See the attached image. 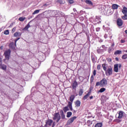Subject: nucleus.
<instances>
[{
	"label": "nucleus",
	"instance_id": "nucleus-1",
	"mask_svg": "<svg viewBox=\"0 0 127 127\" xmlns=\"http://www.w3.org/2000/svg\"><path fill=\"white\" fill-rule=\"evenodd\" d=\"M108 85V80L106 78H103L100 82L98 81L96 83L97 87L100 86V87H106Z\"/></svg>",
	"mask_w": 127,
	"mask_h": 127
},
{
	"label": "nucleus",
	"instance_id": "nucleus-2",
	"mask_svg": "<svg viewBox=\"0 0 127 127\" xmlns=\"http://www.w3.org/2000/svg\"><path fill=\"white\" fill-rule=\"evenodd\" d=\"M75 99V95H71L69 98V101L68 102V107L71 111H73V108L72 107V103Z\"/></svg>",
	"mask_w": 127,
	"mask_h": 127
},
{
	"label": "nucleus",
	"instance_id": "nucleus-3",
	"mask_svg": "<svg viewBox=\"0 0 127 127\" xmlns=\"http://www.w3.org/2000/svg\"><path fill=\"white\" fill-rule=\"evenodd\" d=\"M53 116V121H56V123H59V121L61 120V116H60V114H59V112L55 113Z\"/></svg>",
	"mask_w": 127,
	"mask_h": 127
},
{
	"label": "nucleus",
	"instance_id": "nucleus-4",
	"mask_svg": "<svg viewBox=\"0 0 127 127\" xmlns=\"http://www.w3.org/2000/svg\"><path fill=\"white\" fill-rule=\"evenodd\" d=\"M10 53H11V51H10V49L6 50L4 52V56L5 57V59L6 60H9V57H10Z\"/></svg>",
	"mask_w": 127,
	"mask_h": 127
},
{
	"label": "nucleus",
	"instance_id": "nucleus-5",
	"mask_svg": "<svg viewBox=\"0 0 127 127\" xmlns=\"http://www.w3.org/2000/svg\"><path fill=\"white\" fill-rule=\"evenodd\" d=\"M105 72L106 76H111V75H113V68L112 66H108Z\"/></svg>",
	"mask_w": 127,
	"mask_h": 127
},
{
	"label": "nucleus",
	"instance_id": "nucleus-6",
	"mask_svg": "<svg viewBox=\"0 0 127 127\" xmlns=\"http://www.w3.org/2000/svg\"><path fill=\"white\" fill-rule=\"evenodd\" d=\"M117 24L118 27H121V26H123V25L124 24V21H123L122 19L118 18L117 20Z\"/></svg>",
	"mask_w": 127,
	"mask_h": 127
},
{
	"label": "nucleus",
	"instance_id": "nucleus-7",
	"mask_svg": "<svg viewBox=\"0 0 127 127\" xmlns=\"http://www.w3.org/2000/svg\"><path fill=\"white\" fill-rule=\"evenodd\" d=\"M19 39H20L19 38L15 40V44H14L13 43H11L10 44V47H11L12 49H15V47H16V42L18 40H19Z\"/></svg>",
	"mask_w": 127,
	"mask_h": 127
},
{
	"label": "nucleus",
	"instance_id": "nucleus-8",
	"mask_svg": "<svg viewBox=\"0 0 127 127\" xmlns=\"http://www.w3.org/2000/svg\"><path fill=\"white\" fill-rule=\"evenodd\" d=\"M77 119V117L74 116L73 117H71V118H70L67 122V125H69L70 124H72V123H73V122H74V120H76Z\"/></svg>",
	"mask_w": 127,
	"mask_h": 127
},
{
	"label": "nucleus",
	"instance_id": "nucleus-9",
	"mask_svg": "<svg viewBox=\"0 0 127 127\" xmlns=\"http://www.w3.org/2000/svg\"><path fill=\"white\" fill-rule=\"evenodd\" d=\"M60 113L61 114V119H62V120H64L65 116V114H64L63 110H61Z\"/></svg>",
	"mask_w": 127,
	"mask_h": 127
},
{
	"label": "nucleus",
	"instance_id": "nucleus-10",
	"mask_svg": "<svg viewBox=\"0 0 127 127\" xmlns=\"http://www.w3.org/2000/svg\"><path fill=\"white\" fill-rule=\"evenodd\" d=\"M102 67L104 70V71H106L107 70V69H108V64H107L106 63H105L103 64H102Z\"/></svg>",
	"mask_w": 127,
	"mask_h": 127
},
{
	"label": "nucleus",
	"instance_id": "nucleus-11",
	"mask_svg": "<svg viewBox=\"0 0 127 127\" xmlns=\"http://www.w3.org/2000/svg\"><path fill=\"white\" fill-rule=\"evenodd\" d=\"M77 86H78V82L76 80H74L72 85V89H76Z\"/></svg>",
	"mask_w": 127,
	"mask_h": 127
},
{
	"label": "nucleus",
	"instance_id": "nucleus-12",
	"mask_svg": "<svg viewBox=\"0 0 127 127\" xmlns=\"http://www.w3.org/2000/svg\"><path fill=\"white\" fill-rule=\"evenodd\" d=\"M123 117H124V112L120 111L119 113V116L118 117V119H123Z\"/></svg>",
	"mask_w": 127,
	"mask_h": 127
},
{
	"label": "nucleus",
	"instance_id": "nucleus-13",
	"mask_svg": "<svg viewBox=\"0 0 127 127\" xmlns=\"http://www.w3.org/2000/svg\"><path fill=\"white\" fill-rule=\"evenodd\" d=\"M114 72H116V73H118L119 72V64H115L114 65Z\"/></svg>",
	"mask_w": 127,
	"mask_h": 127
},
{
	"label": "nucleus",
	"instance_id": "nucleus-14",
	"mask_svg": "<svg viewBox=\"0 0 127 127\" xmlns=\"http://www.w3.org/2000/svg\"><path fill=\"white\" fill-rule=\"evenodd\" d=\"M91 93H92V92L91 91V90H90L87 94H86L84 97H83V100H86V99H88V97H90V95H91Z\"/></svg>",
	"mask_w": 127,
	"mask_h": 127
},
{
	"label": "nucleus",
	"instance_id": "nucleus-15",
	"mask_svg": "<svg viewBox=\"0 0 127 127\" xmlns=\"http://www.w3.org/2000/svg\"><path fill=\"white\" fill-rule=\"evenodd\" d=\"M122 12L123 14H127V8L126 6L123 7V9H122Z\"/></svg>",
	"mask_w": 127,
	"mask_h": 127
},
{
	"label": "nucleus",
	"instance_id": "nucleus-16",
	"mask_svg": "<svg viewBox=\"0 0 127 127\" xmlns=\"http://www.w3.org/2000/svg\"><path fill=\"white\" fill-rule=\"evenodd\" d=\"M0 69H2V70L5 71V70H6V65L2 64L0 65Z\"/></svg>",
	"mask_w": 127,
	"mask_h": 127
},
{
	"label": "nucleus",
	"instance_id": "nucleus-17",
	"mask_svg": "<svg viewBox=\"0 0 127 127\" xmlns=\"http://www.w3.org/2000/svg\"><path fill=\"white\" fill-rule=\"evenodd\" d=\"M85 2L87 3V4H89V5H91L93 6V2L90 0H86Z\"/></svg>",
	"mask_w": 127,
	"mask_h": 127
},
{
	"label": "nucleus",
	"instance_id": "nucleus-18",
	"mask_svg": "<svg viewBox=\"0 0 127 127\" xmlns=\"http://www.w3.org/2000/svg\"><path fill=\"white\" fill-rule=\"evenodd\" d=\"M122 54V51L121 50H117L114 52V55H120Z\"/></svg>",
	"mask_w": 127,
	"mask_h": 127
},
{
	"label": "nucleus",
	"instance_id": "nucleus-19",
	"mask_svg": "<svg viewBox=\"0 0 127 127\" xmlns=\"http://www.w3.org/2000/svg\"><path fill=\"white\" fill-rule=\"evenodd\" d=\"M75 106L76 107H79L80 106H81V102L80 100H77L75 102Z\"/></svg>",
	"mask_w": 127,
	"mask_h": 127
},
{
	"label": "nucleus",
	"instance_id": "nucleus-20",
	"mask_svg": "<svg viewBox=\"0 0 127 127\" xmlns=\"http://www.w3.org/2000/svg\"><path fill=\"white\" fill-rule=\"evenodd\" d=\"M118 7H119V5L117 4H113L112 5L113 9H118Z\"/></svg>",
	"mask_w": 127,
	"mask_h": 127
},
{
	"label": "nucleus",
	"instance_id": "nucleus-21",
	"mask_svg": "<svg viewBox=\"0 0 127 127\" xmlns=\"http://www.w3.org/2000/svg\"><path fill=\"white\" fill-rule=\"evenodd\" d=\"M69 106H68V105L67 106L64 107L63 108V111L64 112V113H66L67 112V111H69Z\"/></svg>",
	"mask_w": 127,
	"mask_h": 127
},
{
	"label": "nucleus",
	"instance_id": "nucleus-22",
	"mask_svg": "<svg viewBox=\"0 0 127 127\" xmlns=\"http://www.w3.org/2000/svg\"><path fill=\"white\" fill-rule=\"evenodd\" d=\"M21 34L18 32H16L14 34V36H15V37H17V36H21Z\"/></svg>",
	"mask_w": 127,
	"mask_h": 127
},
{
	"label": "nucleus",
	"instance_id": "nucleus-23",
	"mask_svg": "<svg viewBox=\"0 0 127 127\" xmlns=\"http://www.w3.org/2000/svg\"><path fill=\"white\" fill-rule=\"evenodd\" d=\"M72 116V113L71 112H68L66 113V118H70Z\"/></svg>",
	"mask_w": 127,
	"mask_h": 127
},
{
	"label": "nucleus",
	"instance_id": "nucleus-24",
	"mask_svg": "<svg viewBox=\"0 0 127 127\" xmlns=\"http://www.w3.org/2000/svg\"><path fill=\"white\" fill-rule=\"evenodd\" d=\"M83 93H84V90L82 89H80L79 91V96H82V95H83Z\"/></svg>",
	"mask_w": 127,
	"mask_h": 127
},
{
	"label": "nucleus",
	"instance_id": "nucleus-25",
	"mask_svg": "<svg viewBox=\"0 0 127 127\" xmlns=\"http://www.w3.org/2000/svg\"><path fill=\"white\" fill-rule=\"evenodd\" d=\"M18 19L19 21H24L25 20V17H20Z\"/></svg>",
	"mask_w": 127,
	"mask_h": 127
},
{
	"label": "nucleus",
	"instance_id": "nucleus-26",
	"mask_svg": "<svg viewBox=\"0 0 127 127\" xmlns=\"http://www.w3.org/2000/svg\"><path fill=\"white\" fill-rule=\"evenodd\" d=\"M29 27H30V25L29 24V23L24 27V29H25V30H27L28 29V28H29Z\"/></svg>",
	"mask_w": 127,
	"mask_h": 127
},
{
	"label": "nucleus",
	"instance_id": "nucleus-27",
	"mask_svg": "<svg viewBox=\"0 0 127 127\" xmlns=\"http://www.w3.org/2000/svg\"><path fill=\"white\" fill-rule=\"evenodd\" d=\"M105 91H106V88H101L99 90V93H104V92H105Z\"/></svg>",
	"mask_w": 127,
	"mask_h": 127
},
{
	"label": "nucleus",
	"instance_id": "nucleus-28",
	"mask_svg": "<svg viewBox=\"0 0 127 127\" xmlns=\"http://www.w3.org/2000/svg\"><path fill=\"white\" fill-rule=\"evenodd\" d=\"M39 11L40 10H35L32 13L33 15L37 14V13H39Z\"/></svg>",
	"mask_w": 127,
	"mask_h": 127
},
{
	"label": "nucleus",
	"instance_id": "nucleus-29",
	"mask_svg": "<svg viewBox=\"0 0 127 127\" xmlns=\"http://www.w3.org/2000/svg\"><path fill=\"white\" fill-rule=\"evenodd\" d=\"M114 122L119 124V123H121V122H122V120H121L120 119H115V120H114Z\"/></svg>",
	"mask_w": 127,
	"mask_h": 127
},
{
	"label": "nucleus",
	"instance_id": "nucleus-30",
	"mask_svg": "<svg viewBox=\"0 0 127 127\" xmlns=\"http://www.w3.org/2000/svg\"><path fill=\"white\" fill-rule=\"evenodd\" d=\"M122 19H124V20H126L127 19V14H124V16L122 17Z\"/></svg>",
	"mask_w": 127,
	"mask_h": 127
},
{
	"label": "nucleus",
	"instance_id": "nucleus-31",
	"mask_svg": "<svg viewBox=\"0 0 127 127\" xmlns=\"http://www.w3.org/2000/svg\"><path fill=\"white\" fill-rule=\"evenodd\" d=\"M4 34L5 35H7L8 34H9V31L8 30H6L4 31Z\"/></svg>",
	"mask_w": 127,
	"mask_h": 127
},
{
	"label": "nucleus",
	"instance_id": "nucleus-32",
	"mask_svg": "<svg viewBox=\"0 0 127 127\" xmlns=\"http://www.w3.org/2000/svg\"><path fill=\"white\" fill-rule=\"evenodd\" d=\"M122 59H127V54H124L122 57Z\"/></svg>",
	"mask_w": 127,
	"mask_h": 127
},
{
	"label": "nucleus",
	"instance_id": "nucleus-33",
	"mask_svg": "<svg viewBox=\"0 0 127 127\" xmlns=\"http://www.w3.org/2000/svg\"><path fill=\"white\" fill-rule=\"evenodd\" d=\"M97 69L99 71V70H101V64H98L97 66Z\"/></svg>",
	"mask_w": 127,
	"mask_h": 127
},
{
	"label": "nucleus",
	"instance_id": "nucleus-34",
	"mask_svg": "<svg viewBox=\"0 0 127 127\" xmlns=\"http://www.w3.org/2000/svg\"><path fill=\"white\" fill-rule=\"evenodd\" d=\"M112 50H113V48L109 47L108 49V53H111V52H112Z\"/></svg>",
	"mask_w": 127,
	"mask_h": 127
},
{
	"label": "nucleus",
	"instance_id": "nucleus-35",
	"mask_svg": "<svg viewBox=\"0 0 127 127\" xmlns=\"http://www.w3.org/2000/svg\"><path fill=\"white\" fill-rule=\"evenodd\" d=\"M94 81V75H91V78H90V82H93Z\"/></svg>",
	"mask_w": 127,
	"mask_h": 127
},
{
	"label": "nucleus",
	"instance_id": "nucleus-36",
	"mask_svg": "<svg viewBox=\"0 0 127 127\" xmlns=\"http://www.w3.org/2000/svg\"><path fill=\"white\" fill-rule=\"evenodd\" d=\"M69 3H70V4L72 3H74V0H68Z\"/></svg>",
	"mask_w": 127,
	"mask_h": 127
},
{
	"label": "nucleus",
	"instance_id": "nucleus-37",
	"mask_svg": "<svg viewBox=\"0 0 127 127\" xmlns=\"http://www.w3.org/2000/svg\"><path fill=\"white\" fill-rule=\"evenodd\" d=\"M93 76H96V74H97V71L96 69H94L93 72Z\"/></svg>",
	"mask_w": 127,
	"mask_h": 127
},
{
	"label": "nucleus",
	"instance_id": "nucleus-38",
	"mask_svg": "<svg viewBox=\"0 0 127 127\" xmlns=\"http://www.w3.org/2000/svg\"><path fill=\"white\" fill-rule=\"evenodd\" d=\"M57 2L61 4L63 2V1L62 0H57Z\"/></svg>",
	"mask_w": 127,
	"mask_h": 127
},
{
	"label": "nucleus",
	"instance_id": "nucleus-39",
	"mask_svg": "<svg viewBox=\"0 0 127 127\" xmlns=\"http://www.w3.org/2000/svg\"><path fill=\"white\" fill-rule=\"evenodd\" d=\"M16 30V27H14L12 28V32H15V30Z\"/></svg>",
	"mask_w": 127,
	"mask_h": 127
},
{
	"label": "nucleus",
	"instance_id": "nucleus-40",
	"mask_svg": "<svg viewBox=\"0 0 127 127\" xmlns=\"http://www.w3.org/2000/svg\"><path fill=\"white\" fill-rule=\"evenodd\" d=\"M2 64V59L0 58V65Z\"/></svg>",
	"mask_w": 127,
	"mask_h": 127
},
{
	"label": "nucleus",
	"instance_id": "nucleus-41",
	"mask_svg": "<svg viewBox=\"0 0 127 127\" xmlns=\"http://www.w3.org/2000/svg\"><path fill=\"white\" fill-rule=\"evenodd\" d=\"M125 42H126V40H121V43H125Z\"/></svg>",
	"mask_w": 127,
	"mask_h": 127
},
{
	"label": "nucleus",
	"instance_id": "nucleus-42",
	"mask_svg": "<svg viewBox=\"0 0 127 127\" xmlns=\"http://www.w3.org/2000/svg\"><path fill=\"white\" fill-rule=\"evenodd\" d=\"M119 68H122V64H118Z\"/></svg>",
	"mask_w": 127,
	"mask_h": 127
},
{
	"label": "nucleus",
	"instance_id": "nucleus-43",
	"mask_svg": "<svg viewBox=\"0 0 127 127\" xmlns=\"http://www.w3.org/2000/svg\"><path fill=\"white\" fill-rule=\"evenodd\" d=\"M55 127V122H53V124L52 126V127Z\"/></svg>",
	"mask_w": 127,
	"mask_h": 127
},
{
	"label": "nucleus",
	"instance_id": "nucleus-44",
	"mask_svg": "<svg viewBox=\"0 0 127 127\" xmlns=\"http://www.w3.org/2000/svg\"><path fill=\"white\" fill-rule=\"evenodd\" d=\"M96 31H100V28H97Z\"/></svg>",
	"mask_w": 127,
	"mask_h": 127
},
{
	"label": "nucleus",
	"instance_id": "nucleus-45",
	"mask_svg": "<svg viewBox=\"0 0 127 127\" xmlns=\"http://www.w3.org/2000/svg\"><path fill=\"white\" fill-rule=\"evenodd\" d=\"M0 49L1 50H2V49H3V47L2 46H1L0 47Z\"/></svg>",
	"mask_w": 127,
	"mask_h": 127
},
{
	"label": "nucleus",
	"instance_id": "nucleus-46",
	"mask_svg": "<svg viewBox=\"0 0 127 127\" xmlns=\"http://www.w3.org/2000/svg\"><path fill=\"white\" fill-rule=\"evenodd\" d=\"M111 46L112 47H114V46H115V43L112 44Z\"/></svg>",
	"mask_w": 127,
	"mask_h": 127
},
{
	"label": "nucleus",
	"instance_id": "nucleus-47",
	"mask_svg": "<svg viewBox=\"0 0 127 127\" xmlns=\"http://www.w3.org/2000/svg\"><path fill=\"white\" fill-rule=\"evenodd\" d=\"M115 60H116V61H119V58H116Z\"/></svg>",
	"mask_w": 127,
	"mask_h": 127
},
{
	"label": "nucleus",
	"instance_id": "nucleus-48",
	"mask_svg": "<svg viewBox=\"0 0 127 127\" xmlns=\"http://www.w3.org/2000/svg\"><path fill=\"white\" fill-rule=\"evenodd\" d=\"M73 11H74V12H75V11H77V10H76V8H74L73 9Z\"/></svg>",
	"mask_w": 127,
	"mask_h": 127
},
{
	"label": "nucleus",
	"instance_id": "nucleus-49",
	"mask_svg": "<svg viewBox=\"0 0 127 127\" xmlns=\"http://www.w3.org/2000/svg\"><path fill=\"white\" fill-rule=\"evenodd\" d=\"M108 61H109V62H112V59H109Z\"/></svg>",
	"mask_w": 127,
	"mask_h": 127
},
{
	"label": "nucleus",
	"instance_id": "nucleus-50",
	"mask_svg": "<svg viewBox=\"0 0 127 127\" xmlns=\"http://www.w3.org/2000/svg\"><path fill=\"white\" fill-rule=\"evenodd\" d=\"M97 53H100V50H97Z\"/></svg>",
	"mask_w": 127,
	"mask_h": 127
},
{
	"label": "nucleus",
	"instance_id": "nucleus-51",
	"mask_svg": "<svg viewBox=\"0 0 127 127\" xmlns=\"http://www.w3.org/2000/svg\"><path fill=\"white\" fill-rule=\"evenodd\" d=\"M89 99H90V100H92V99H93V96H90L89 97Z\"/></svg>",
	"mask_w": 127,
	"mask_h": 127
},
{
	"label": "nucleus",
	"instance_id": "nucleus-52",
	"mask_svg": "<svg viewBox=\"0 0 127 127\" xmlns=\"http://www.w3.org/2000/svg\"><path fill=\"white\" fill-rule=\"evenodd\" d=\"M43 6H47V4H44L43 5Z\"/></svg>",
	"mask_w": 127,
	"mask_h": 127
},
{
	"label": "nucleus",
	"instance_id": "nucleus-53",
	"mask_svg": "<svg viewBox=\"0 0 127 127\" xmlns=\"http://www.w3.org/2000/svg\"><path fill=\"white\" fill-rule=\"evenodd\" d=\"M102 48H104V47H105V45H102Z\"/></svg>",
	"mask_w": 127,
	"mask_h": 127
},
{
	"label": "nucleus",
	"instance_id": "nucleus-54",
	"mask_svg": "<svg viewBox=\"0 0 127 127\" xmlns=\"http://www.w3.org/2000/svg\"><path fill=\"white\" fill-rule=\"evenodd\" d=\"M125 52H126V53H127V50H126V51H125Z\"/></svg>",
	"mask_w": 127,
	"mask_h": 127
}]
</instances>
